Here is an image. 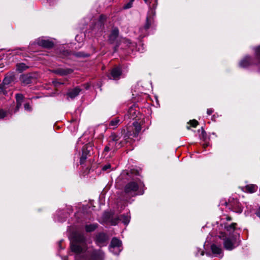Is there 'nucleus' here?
Returning <instances> with one entry per match:
<instances>
[{"label": "nucleus", "mask_w": 260, "mask_h": 260, "mask_svg": "<svg viewBox=\"0 0 260 260\" xmlns=\"http://www.w3.org/2000/svg\"><path fill=\"white\" fill-rule=\"evenodd\" d=\"M231 217L226 216L213 224L211 235L222 239L224 248L232 250L240 243L239 229Z\"/></svg>", "instance_id": "f257e3e1"}, {"label": "nucleus", "mask_w": 260, "mask_h": 260, "mask_svg": "<svg viewBox=\"0 0 260 260\" xmlns=\"http://www.w3.org/2000/svg\"><path fill=\"white\" fill-rule=\"evenodd\" d=\"M190 123L192 126L195 127L198 124V122L196 120H192L190 121Z\"/></svg>", "instance_id": "473e14b6"}, {"label": "nucleus", "mask_w": 260, "mask_h": 260, "mask_svg": "<svg viewBox=\"0 0 260 260\" xmlns=\"http://www.w3.org/2000/svg\"><path fill=\"white\" fill-rule=\"evenodd\" d=\"M226 205L230 209L235 212L241 213L242 212L241 204L237 200H233V201H230L229 203H226Z\"/></svg>", "instance_id": "1a4fd4ad"}, {"label": "nucleus", "mask_w": 260, "mask_h": 260, "mask_svg": "<svg viewBox=\"0 0 260 260\" xmlns=\"http://www.w3.org/2000/svg\"><path fill=\"white\" fill-rule=\"evenodd\" d=\"M67 214L62 211H57L56 213V217L55 220L58 222H63L65 220V218L67 217Z\"/></svg>", "instance_id": "f3484780"}, {"label": "nucleus", "mask_w": 260, "mask_h": 260, "mask_svg": "<svg viewBox=\"0 0 260 260\" xmlns=\"http://www.w3.org/2000/svg\"><path fill=\"white\" fill-rule=\"evenodd\" d=\"M60 242H61V241H60V242H59V246H60Z\"/></svg>", "instance_id": "49530a36"}, {"label": "nucleus", "mask_w": 260, "mask_h": 260, "mask_svg": "<svg viewBox=\"0 0 260 260\" xmlns=\"http://www.w3.org/2000/svg\"><path fill=\"white\" fill-rule=\"evenodd\" d=\"M211 250L212 252L215 254H220L222 253V250L220 246H217L213 244L211 246Z\"/></svg>", "instance_id": "5701e85b"}, {"label": "nucleus", "mask_w": 260, "mask_h": 260, "mask_svg": "<svg viewBox=\"0 0 260 260\" xmlns=\"http://www.w3.org/2000/svg\"><path fill=\"white\" fill-rule=\"evenodd\" d=\"M257 188V186L255 184H248L244 187H241V189L243 191L250 193L255 192Z\"/></svg>", "instance_id": "4468645a"}, {"label": "nucleus", "mask_w": 260, "mask_h": 260, "mask_svg": "<svg viewBox=\"0 0 260 260\" xmlns=\"http://www.w3.org/2000/svg\"><path fill=\"white\" fill-rule=\"evenodd\" d=\"M108 238L106 234L104 233L99 234L96 237V243L100 246H104L106 244Z\"/></svg>", "instance_id": "9b49d317"}, {"label": "nucleus", "mask_w": 260, "mask_h": 260, "mask_svg": "<svg viewBox=\"0 0 260 260\" xmlns=\"http://www.w3.org/2000/svg\"><path fill=\"white\" fill-rule=\"evenodd\" d=\"M16 53L19 55L22 54V53L19 52V51H17Z\"/></svg>", "instance_id": "a19ab883"}, {"label": "nucleus", "mask_w": 260, "mask_h": 260, "mask_svg": "<svg viewBox=\"0 0 260 260\" xmlns=\"http://www.w3.org/2000/svg\"><path fill=\"white\" fill-rule=\"evenodd\" d=\"M198 252L196 253V255H199V253L200 252V255H203L204 254V252L203 250H201V249H199L197 248Z\"/></svg>", "instance_id": "f704fd0d"}, {"label": "nucleus", "mask_w": 260, "mask_h": 260, "mask_svg": "<svg viewBox=\"0 0 260 260\" xmlns=\"http://www.w3.org/2000/svg\"><path fill=\"white\" fill-rule=\"evenodd\" d=\"M21 82L25 85L28 84L31 82V77L27 74L22 75L20 78Z\"/></svg>", "instance_id": "412c9836"}, {"label": "nucleus", "mask_w": 260, "mask_h": 260, "mask_svg": "<svg viewBox=\"0 0 260 260\" xmlns=\"http://www.w3.org/2000/svg\"><path fill=\"white\" fill-rule=\"evenodd\" d=\"M92 150V144L91 143H88L83 147L82 154L80 160L81 165L83 164L86 159L90 156Z\"/></svg>", "instance_id": "0eeeda50"}, {"label": "nucleus", "mask_w": 260, "mask_h": 260, "mask_svg": "<svg viewBox=\"0 0 260 260\" xmlns=\"http://www.w3.org/2000/svg\"><path fill=\"white\" fill-rule=\"evenodd\" d=\"M96 228L97 225L96 224H90L85 226V230L86 232H90L95 230Z\"/></svg>", "instance_id": "bb28decb"}, {"label": "nucleus", "mask_w": 260, "mask_h": 260, "mask_svg": "<svg viewBox=\"0 0 260 260\" xmlns=\"http://www.w3.org/2000/svg\"><path fill=\"white\" fill-rule=\"evenodd\" d=\"M28 67L24 63H19L16 64V70L19 72L26 70Z\"/></svg>", "instance_id": "393cba45"}, {"label": "nucleus", "mask_w": 260, "mask_h": 260, "mask_svg": "<svg viewBox=\"0 0 260 260\" xmlns=\"http://www.w3.org/2000/svg\"><path fill=\"white\" fill-rule=\"evenodd\" d=\"M110 139L108 144L105 147L104 153L108 152L109 151L114 152L123 145L121 137L118 135L114 134H112L110 137Z\"/></svg>", "instance_id": "20e7f679"}, {"label": "nucleus", "mask_w": 260, "mask_h": 260, "mask_svg": "<svg viewBox=\"0 0 260 260\" xmlns=\"http://www.w3.org/2000/svg\"><path fill=\"white\" fill-rule=\"evenodd\" d=\"M15 99L16 101V107L15 111H17L21 107L22 103L23 102L24 96L21 93H17L15 95Z\"/></svg>", "instance_id": "dca6fc26"}, {"label": "nucleus", "mask_w": 260, "mask_h": 260, "mask_svg": "<svg viewBox=\"0 0 260 260\" xmlns=\"http://www.w3.org/2000/svg\"><path fill=\"white\" fill-rule=\"evenodd\" d=\"M120 122V121L118 117L114 118L109 122V126L111 128L115 129L118 126Z\"/></svg>", "instance_id": "aec40b11"}, {"label": "nucleus", "mask_w": 260, "mask_h": 260, "mask_svg": "<svg viewBox=\"0 0 260 260\" xmlns=\"http://www.w3.org/2000/svg\"><path fill=\"white\" fill-rule=\"evenodd\" d=\"M55 73L61 75H67L73 72V70L70 69H58L54 72Z\"/></svg>", "instance_id": "6ab92c4d"}, {"label": "nucleus", "mask_w": 260, "mask_h": 260, "mask_svg": "<svg viewBox=\"0 0 260 260\" xmlns=\"http://www.w3.org/2000/svg\"><path fill=\"white\" fill-rule=\"evenodd\" d=\"M256 215L257 216H258L260 218V207L259 208V209H258V210L256 212Z\"/></svg>", "instance_id": "4c0bfd02"}, {"label": "nucleus", "mask_w": 260, "mask_h": 260, "mask_svg": "<svg viewBox=\"0 0 260 260\" xmlns=\"http://www.w3.org/2000/svg\"><path fill=\"white\" fill-rule=\"evenodd\" d=\"M151 13L153 14H154V13H155L152 10H151Z\"/></svg>", "instance_id": "37998d69"}, {"label": "nucleus", "mask_w": 260, "mask_h": 260, "mask_svg": "<svg viewBox=\"0 0 260 260\" xmlns=\"http://www.w3.org/2000/svg\"><path fill=\"white\" fill-rule=\"evenodd\" d=\"M119 34V30L118 28H114L112 29L110 36H109V41L111 43H113L116 38H117Z\"/></svg>", "instance_id": "a211bd4d"}, {"label": "nucleus", "mask_w": 260, "mask_h": 260, "mask_svg": "<svg viewBox=\"0 0 260 260\" xmlns=\"http://www.w3.org/2000/svg\"><path fill=\"white\" fill-rule=\"evenodd\" d=\"M137 110L135 109V107L134 106H132L129 108L128 114L126 116L128 117V118L134 119L136 117Z\"/></svg>", "instance_id": "b1692460"}, {"label": "nucleus", "mask_w": 260, "mask_h": 260, "mask_svg": "<svg viewBox=\"0 0 260 260\" xmlns=\"http://www.w3.org/2000/svg\"><path fill=\"white\" fill-rule=\"evenodd\" d=\"M8 86H6L3 83L0 84V94L6 95L8 94Z\"/></svg>", "instance_id": "a878e982"}, {"label": "nucleus", "mask_w": 260, "mask_h": 260, "mask_svg": "<svg viewBox=\"0 0 260 260\" xmlns=\"http://www.w3.org/2000/svg\"><path fill=\"white\" fill-rule=\"evenodd\" d=\"M63 259L64 260H68V258H67V257H64Z\"/></svg>", "instance_id": "a18cd8bd"}, {"label": "nucleus", "mask_w": 260, "mask_h": 260, "mask_svg": "<svg viewBox=\"0 0 260 260\" xmlns=\"http://www.w3.org/2000/svg\"><path fill=\"white\" fill-rule=\"evenodd\" d=\"M37 44L40 46L47 48H51L53 46V43L52 42L43 38L39 39L37 40Z\"/></svg>", "instance_id": "f8f14e48"}, {"label": "nucleus", "mask_w": 260, "mask_h": 260, "mask_svg": "<svg viewBox=\"0 0 260 260\" xmlns=\"http://www.w3.org/2000/svg\"><path fill=\"white\" fill-rule=\"evenodd\" d=\"M150 23L149 21V18H148V17H147V20H146V23L144 26L145 29H148L150 27Z\"/></svg>", "instance_id": "72a5a7b5"}, {"label": "nucleus", "mask_w": 260, "mask_h": 260, "mask_svg": "<svg viewBox=\"0 0 260 260\" xmlns=\"http://www.w3.org/2000/svg\"><path fill=\"white\" fill-rule=\"evenodd\" d=\"M81 91V89L79 87H76L73 89L69 90L67 92V95L68 98H70L71 99H74L75 97L78 95Z\"/></svg>", "instance_id": "ddd939ff"}, {"label": "nucleus", "mask_w": 260, "mask_h": 260, "mask_svg": "<svg viewBox=\"0 0 260 260\" xmlns=\"http://www.w3.org/2000/svg\"><path fill=\"white\" fill-rule=\"evenodd\" d=\"M105 19V17L104 16L101 15L100 16V20L98 22V25H99L100 26L101 29H102V28L103 27V23L102 21Z\"/></svg>", "instance_id": "cd10ccee"}, {"label": "nucleus", "mask_w": 260, "mask_h": 260, "mask_svg": "<svg viewBox=\"0 0 260 260\" xmlns=\"http://www.w3.org/2000/svg\"><path fill=\"white\" fill-rule=\"evenodd\" d=\"M142 185L141 182L137 181H131L124 187V192L129 196H135L139 194L137 191L139 188Z\"/></svg>", "instance_id": "39448f33"}, {"label": "nucleus", "mask_w": 260, "mask_h": 260, "mask_svg": "<svg viewBox=\"0 0 260 260\" xmlns=\"http://www.w3.org/2000/svg\"><path fill=\"white\" fill-rule=\"evenodd\" d=\"M129 135H131V132H128V133H127V135H126V136H125V137H127V136H129Z\"/></svg>", "instance_id": "79ce46f5"}, {"label": "nucleus", "mask_w": 260, "mask_h": 260, "mask_svg": "<svg viewBox=\"0 0 260 260\" xmlns=\"http://www.w3.org/2000/svg\"><path fill=\"white\" fill-rule=\"evenodd\" d=\"M14 78L15 76L13 74H8L5 76L2 83L8 87L10 84L14 82Z\"/></svg>", "instance_id": "2eb2a0df"}, {"label": "nucleus", "mask_w": 260, "mask_h": 260, "mask_svg": "<svg viewBox=\"0 0 260 260\" xmlns=\"http://www.w3.org/2000/svg\"><path fill=\"white\" fill-rule=\"evenodd\" d=\"M122 243L119 239L114 238L112 239L109 250L114 254L118 255L122 250Z\"/></svg>", "instance_id": "423d86ee"}, {"label": "nucleus", "mask_w": 260, "mask_h": 260, "mask_svg": "<svg viewBox=\"0 0 260 260\" xmlns=\"http://www.w3.org/2000/svg\"><path fill=\"white\" fill-rule=\"evenodd\" d=\"M71 248L75 253V260H104V253L95 250L83 234L76 233L71 242Z\"/></svg>", "instance_id": "f03ea898"}, {"label": "nucleus", "mask_w": 260, "mask_h": 260, "mask_svg": "<svg viewBox=\"0 0 260 260\" xmlns=\"http://www.w3.org/2000/svg\"><path fill=\"white\" fill-rule=\"evenodd\" d=\"M111 166L110 164H106L103 167L102 170L103 171L109 172L111 170Z\"/></svg>", "instance_id": "c85d7f7f"}, {"label": "nucleus", "mask_w": 260, "mask_h": 260, "mask_svg": "<svg viewBox=\"0 0 260 260\" xmlns=\"http://www.w3.org/2000/svg\"><path fill=\"white\" fill-rule=\"evenodd\" d=\"M53 84H54V85L55 86H57L58 84H62L63 83H61V82H58V81H53Z\"/></svg>", "instance_id": "e433bc0d"}, {"label": "nucleus", "mask_w": 260, "mask_h": 260, "mask_svg": "<svg viewBox=\"0 0 260 260\" xmlns=\"http://www.w3.org/2000/svg\"><path fill=\"white\" fill-rule=\"evenodd\" d=\"M204 133H205V132L204 131V130L202 128V134H204Z\"/></svg>", "instance_id": "c03bdc74"}, {"label": "nucleus", "mask_w": 260, "mask_h": 260, "mask_svg": "<svg viewBox=\"0 0 260 260\" xmlns=\"http://www.w3.org/2000/svg\"><path fill=\"white\" fill-rule=\"evenodd\" d=\"M157 1H158V0H155V6H153V8H154V9H155V8H156V6H157Z\"/></svg>", "instance_id": "ea45409f"}, {"label": "nucleus", "mask_w": 260, "mask_h": 260, "mask_svg": "<svg viewBox=\"0 0 260 260\" xmlns=\"http://www.w3.org/2000/svg\"><path fill=\"white\" fill-rule=\"evenodd\" d=\"M131 1H132V2H134L135 0H131Z\"/></svg>", "instance_id": "de8ad7c7"}, {"label": "nucleus", "mask_w": 260, "mask_h": 260, "mask_svg": "<svg viewBox=\"0 0 260 260\" xmlns=\"http://www.w3.org/2000/svg\"><path fill=\"white\" fill-rule=\"evenodd\" d=\"M254 59L249 56H246L240 61V67L246 68L252 65L260 64V45L254 49Z\"/></svg>", "instance_id": "7ed1b4c3"}, {"label": "nucleus", "mask_w": 260, "mask_h": 260, "mask_svg": "<svg viewBox=\"0 0 260 260\" xmlns=\"http://www.w3.org/2000/svg\"><path fill=\"white\" fill-rule=\"evenodd\" d=\"M121 75V70L119 67L113 68L110 73L108 75L109 79L113 80H118L120 78Z\"/></svg>", "instance_id": "9d476101"}, {"label": "nucleus", "mask_w": 260, "mask_h": 260, "mask_svg": "<svg viewBox=\"0 0 260 260\" xmlns=\"http://www.w3.org/2000/svg\"><path fill=\"white\" fill-rule=\"evenodd\" d=\"M130 219V215L129 213H127L126 215H121L116 217L113 218L111 222L112 225H116L120 221L125 225H127L129 222Z\"/></svg>", "instance_id": "6e6552de"}, {"label": "nucleus", "mask_w": 260, "mask_h": 260, "mask_svg": "<svg viewBox=\"0 0 260 260\" xmlns=\"http://www.w3.org/2000/svg\"><path fill=\"white\" fill-rule=\"evenodd\" d=\"M133 2L130 1L123 6L124 9H128L132 7Z\"/></svg>", "instance_id": "c756f323"}, {"label": "nucleus", "mask_w": 260, "mask_h": 260, "mask_svg": "<svg viewBox=\"0 0 260 260\" xmlns=\"http://www.w3.org/2000/svg\"><path fill=\"white\" fill-rule=\"evenodd\" d=\"M145 2L148 5H150L151 2L148 0H144Z\"/></svg>", "instance_id": "58836bf2"}, {"label": "nucleus", "mask_w": 260, "mask_h": 260, "mask_svg": "<svg viewBox=\"0 0 260 260\" xmlns=\"http://www.w3.org/2000/svg\"><path fill=\"white\" fill-rule=\"evenodd\" d=\"M7 115V112L3 110L0 109V119L4 118Z\"/></svg>", "instance_id": "7c9ffc66"}, {"label": "nucleus", "mask_w": 260, "mask_h": 260, "mask_svg": "<svg viewBox=\"0 0 260 260\" xmlns=\"http://www.w3.org/2000/svg\"><path fill=\"white\" fill-rule=\"evenodd\" d=\"M24 107L25 110L26 111H30L31 110V107L29 103H25Z\"/></svg>", "instance_id": "2f4dec72"}, {"label": "nucleus", "mask_w": 260, "mask_h": 260, "mask_svg": "<svg viewBox=\"0 0 260 260\" xmlns=\"http://www.w3.org/2000/svg\"><path fill=\"white\" fill-rule=\"evenodd\" d=\"M214 110L213 109H207V113L208 114V115H211L212 114V113L213 112Z\"/></svg>", "instance_id": "c9c22d12"}, {"label": "nucleus", "mask_w": 260, "mask_h": 260, "mask_svg": "<svg viewBox=\"0 0 260 260\" xmlns=\"http://www.w3.org/2000/svg\"><path fill=\"white\" fill-rule=\"evenodd\" d=\"M135 127V131L133 132L134 137H136L141 130V126L138 121H135L133 123Z\"/></svg>", "instance_id": "4be33fe9"}]
</instances>
